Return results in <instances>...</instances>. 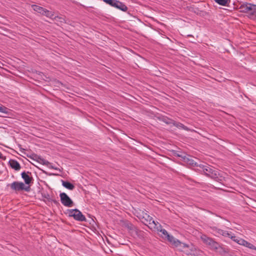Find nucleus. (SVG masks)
Listing matches in <instances>:
<instances>
[{"label": "nucleus", "mask_w": 256, "mask_h": 256, "mask_svg": "<svg viewBox=\"0 0 256 256\" xmlns=\"http://www.w3.org/2000/svg\"><path fill=\"white\" fill-rule=\"evenodd\" d=\"M250 4L246 3V4H242L240 6V11L242 12L247 13L248 10V9L249 8L248 5H250Z\"/></svg>", "instance_id": "obj_17"}, {"label": "nucleus", "mask_w": 256, "mask_h": 256, "mask_svg": "<svg viewBox=\"0 0 256 256\" xmlns=\"http://www.w3.org/2000/svg\"><path fill=\"white\" fill-rule=\"evenodd\" d=\"M126 226L132 236H138V230L133 224L130 223H128Z\"/></svg>", "instance_id": "obj_9"}, {"label": "nucleus", "mask_w": 256, "mask_h": 256, "mask_svg": "<svg viewBox=\"0 0 256 256\" xmlns=\"http://www.w3.org/2000/svg\"><path fill=\"white\" fill-rule=\"evenodd\" d=\"M8 186H10V188L15 192H20L22 190H25L28 192L30 190V187L26 186V184L22 182L15 181Z\"/></svg>", "instance_id": "obj_3"}, {"label": "nucleus", "mask_w": 256, "mask_h": 256, "mask_svg": "<svg viewBox=\"0 0 256 256\" xmlns=\"http://www.w3.org/2000/svg\"><path fill=\"white\" fill-rule=\"evenodd\" d=\"M248 10L247 14L250 18L256 19V5L250 4Z\"/></svg>", "instance_id": "obj_6"}, {"label": "nucleus", "mask_w": 256, "mask_h": 256, "mask_svg": "<svg viewBox=\"0 0 256 256\" xmlns=\"http://www.w3.org/2000/svg\"><path fill=\"white\" fill-rule=\"evenodd\" d=\"M3 116V117H6V116H5V115H4V116Z\"/></svg>", "instance_id": "obj_32"}, {"label": "nucleus", "mask_w": 256, "mask_h": 256, "mask_svg": "<svg viewBox=\"0 0 256 256\" xmlns=\"http://www.w3.org/2000/svg\"><path fill=\"white\" fill-rule=\"evenodd\" d=\"M166 238L170 242H171L174 239V238L173 236L169 234Z\"/></svg>", "instance_id": "obj_28"}, {"label": "nucleus", "mask_w": 256, "mask_h": 256, "mask_svg": "<svg viewBox=\"0 0 256 256\" xmlns=\"http://www.w3.org/2000/svg\"><path fill=\"white\" fill-rule=\"evenodd\" d=\"M231 239L240 245H242L243 246L244 245V242H245L246 240L242 238H236L235 236H232Z\"/></svg>", "instance_id": "obj_13"}, {"label": "nucleus", "mask_w": 256, "mask_h": 256, "mask_svg": "<svg viewBox=\"0 0 256 256\" xmlns=\"http://www.w3.org/2000/svg\"><path fill=\"white\" fill-rule=\"evenodd\" d=\"M188 162H189V164H191V165H192V166L194 165V164L192 160H188Z\"/></svg>", "instance_id": "obj_31"}, {"label": "nucleus", "mask_w": 256, "mask_h": 256, "mask_svg": "<svg viewBox=\"0 0 256 256\" xmlns=\"http://www.w3.org/2000/svg\"><path fill=\"white\" fill-rule=\"evenodd\" d=\"M104 2L106 4H110V6H112L114 0H104Z\"/></svg>", "instance_id": "obj_27"}, {"label": "nucleus", "mask_w": 256, "mask_h": 256, "mask_svg": "<svg viewBox=\"0 0 256 256\" xmlns=\"http://www.w3.org/2000/svg\"><path fill=\"white\" fill-rule=\"evenodd\" d=\"M62 184L64 187L70 190H72L74 188V186L68 182L62 180Z\"/></svg>", "instance_id": "obj_16"}, {"label": "nucleus", "mask_w": 256, "mask_h": 256, "mask_svg": "<svg viewBox=\"0 0 256 256\" xmlns=\"http://www.w3.org/2000/svg\"><path fill=\"white\" fill-rule=\"evenodd\" d=\"M176 126L178 128H183L185 130H188V128L184 126L183 124H180V123H177L176 124Z\"/></svg>", "instance_id": "obj_25"}, {"label": "nucleus", "mask_w": 256, "mask_h": 256, "mask_svg": "<svg viewBox=\"0 0 256 256\" xmlns=\"http://www.w3.org/2000/svg\"><path fill=\"white\" fill-rule=\"evenodd\" d=\"M204 173L212 178H217L218 175V172L215 168L208 165L200 166Z\"/></svg>", "instance_id": "obj_2"}, {"label": "nucleus", "mask_w": 256, "mask_h": 256, "mask_svg": "<svg viewBox=\"0 0 256 256\" xmlns=\"http://www.w3.org/2000/svg\"><path fill=\"white\" fill-rule=\"evenodd\" d=\"M60 196L62 203L64 206L68 207L72 206L73 202L66 193H61L60 195Z\"/></svg>", "instance_id": "obj_5"}, {"label": "nucleus", "mask_w": 256, "mask_h": 256, "mask_svg": "<svg viewBox=\"0 0 256 256\" xmlns=\"http://www.w3.org/2000/svg\"><path fill=\"white\" fill-rule=\"evenodd\" d=\"M210 228L212 230L214 235L216 236H218L220 235H222V233L223 230L214 226H210Z\"/></svg>", "instance_id": "obj_14"}, {"label": "nucleus", "mask_w": 256, "mask_h": 256, "mask_svg": "<svg viewBox=\"0 0 256 256\" xmlns=\"http://www.w3.org/2000/svg\"><path fill=\"white\" fill-rule=\"evenodd\" d=\"M40 160L41 162L44 165H48V162L47 160L44 159L40 158Z\"/></svg>", "instance_id": "obj_29"}, {"label": "nucleus", "mask_w": 256, "mask_h": 256, "mask_svg": "<svg viewBox=\"0 0 256 256\" xmlns=\"http://www.w3.org/2000/svg\"><path fill=\"white\" fill-rule=\"evenodd\" d=\"M112 6L116 8L123 12H126L128 10V8L124 4L117 0H114Z\"/></svg>", "instance_id": "obj_8"}, {"label": "nucleus", "mask_w": 256, "mask_h": 256, "mask_svg": "<svg viewBox=\"0 0 256 256\" xmlns=\"http://www.w3.org/2000/svg\"><path fill=\"white\" fill-rule=\"evenodd\" d=\"M176 247L178 248L180 250L182 251L184 250L186 248H188L189 246L188 245L184 243H182L180 241V244H178V246Z\"/></svg>", "instance_id": "obj_20"}, {"label": "nucleus", "mask_w": 256, "mask_h": 256, "mask_svg": "<svg viewBox=\"0 0 256 256\" xmlns=\"http://www.w3.org/2000/svg\"><path fill=\"white\" fill-rule=\"evenodd\" d=\"M170 243L176 247L178 246V244H180V240L174 238V239Z\"/></svg>", "instance_id": "obj_26"}, {"label": "nucleus", "mask_w": 256, "mask_h": 256, "mask_svg": "<svg viewBox=\"0 0 256 256\" xmlns=\"http://www.w3.org/2000/svg\"><path fill=\"white\" fill-rule=\"evenodd\" d=\"M200 238L209 248L211 250L216 252L220 254H224L228 252L227 249L224 248L222 245L214 240L212 238L207 236L205 234H202Z\"/></svg>", "instance_id": "obj_1"}, {"label": "nucleus", "mask_w": 256, "mask_h": 256, "mask_svg": "<svg viewBox=\"0 0 256 256\" xmlns=\"http://www.w3.org/2000/svg\"><path fill=\"white\" fill-rule=\"evenodd\" d=\"M244 246L249 248L250 249L256 250V247L252 244L246 240Z\"/></svg>", "instance_id": "obj_22"}, {"label": "nucleus", "mask_w": 256, "mask_h": 256, "mask_svg": "<svg viewBox=\"0 0 256 256\" xmlns=\"http://www.w3.org/2000/svg\"><path fill=\"white\" fill-rule=\"evenodd\" d=\"M144 218H146V220H147V222H148L149 226L151 228H156V227L157 226L158 222H156L151 216L147 215L146 214V216Z\"/></svg>", "instance_id": "obj_12"}, {"label": "nucleus", "mask_w": 256, "mask_h": 256, "mask_svg": "<svg viewBox=\"0 0 256 256\" xmlns=\"http://www.w3.org/2000/svg\"><path fill=\"white\" fill-rule=\"evenodd\" d=\"M21 176L26 184H30L32 182L33 179L30 172H24L21 174Z\"/></svg>", "instance_id": "obj_7"}, {"label": "nucleus", "mask_w": 256, "mask_h": 256, "mask_svg": "<svg viewBox=\"0 0 256 256\" xmlns=\"http://www.w3.org/2000/svg\"><path fill=\"white\" fill-rule=\"evenodd\" d=\"M8 163L10 167L16 171L19 170L21 168L20 165L16 160H10Z\"/></svg>", "instance_id": "obj_11"}, {"label": "nucleus", "mask_w": 256, "mask_h": 256, "mask_svg": "<svg viewBox=\"0 0 256 256\" xmlns=\"http://www.w3.org/2000/svg\"><path fill=\"white\" fill-rule=\"evenodd\" d=\"M43 15H45L48 17H49L50 18H52L54 16V14L51 12H50L48 10H44V12L42 14Z\"/></svg>", "instance_id": "obj_24"}, {"label": "nucleus", "mask_w": 256, "mask_h": 256, "mask_svg": "<svg viewBox=\"0 0 256 256\" xmlns=\"http://www.w3.org/2000/svg\"><path fill=\"white\" fill-rule=\"evenodd\" d=\"M68 214L69 216L73 217L76 220L80 222L86 220L85 216L78 209L68 210Z\"/></svg>", "instance_id": "obj_4"}, {"label": "nucleus", "mask_w": 256, "mask_h": 256, "mask_svg": "<svg viewBox=\"0 0 256 256\" xmlns=\"http://www.w3.org/2000/svg\"><path fill=\"white\" fill-rule=\"evenodd\" d=\"M154 229H156L158 232H161V236L163 238H166L169 235V234L166 230L162 228L161 225L158 222H157V226L156 227V228H154Z\"/></svg>", "instance_id": "obj_10"}, {"label": "nucleus", "mask_w": 256, "mask_h": 256, "mask_svg": "<svg viewBox=\"0 0 256 256\" xmlns=\"http://www.w3.org/2000/svg\"><path fill=\"white\" fill-rule=\"evenodd\" d=\"M222 236L225 237L228 236V238H230L232 236H234L232 235L231 232H229L228 231H224V230H222Z\"/></svg>", "instance_id": "obj_23"}, {"label": "nucleus", "mask_w": 256, "mask_h": 256, "mask_svg": "<svg viewBox=\"0 0 256 256\" xmlns=\"http://www.w3.org/2000/svg\"><path fill=\"white\" fill-rule=\"evenodd\" d=\"M33 10L38 13L42 14L44 12V8L38 6L33 5L32 6Z\"/></svg>", "instance_id": "obj_18"}, {"label": "nucleus", "mask_w": 256, "mask_h": 256, "mask_svg": "<svg viewBox=\"0 0 256 256\" xmlns=\"http://www.w3.org/2000/svg\"><path fill=\"white\" fill-rule=\"evenodd\" d=\"M0 112L5 115L9 116L10 114V110L2 105H0Z\"/></svg>", "instance_id": "obj_15"}, {"label": "nucleus", "mask_w": 256, "mask_h": 256, "mask_svg": "<svg viewBox=\"0 0 256 256\" xmlns=\"http://www.w3.org/2000/svg\"><path fill=\"white\" fill-rule=\"evenodd\" d=\"M0 159H2L4 160H6V156H3L0 152Z\"/></svg>", "instance_id": "obj_30"}, {"label": "nucleus", "mask_w": 256, "mask_h": 256, "mask_svg": "<svg viewBox=\"0 0 256 256\" xmlns=\"http://www.w3.org/2000/svg\"><path fill=\"white\" fill-rule=\"evenodd\" d=\"M244 246L249 248L250 249L256 250V247L252 244L246 240Z\"/></svg>", "instance_id": "obj_21"}, {"label": "nucleus", "mask_w": 256, "mask_h": 256, "mask_svg": "<svg viewBox=\"0 0 256 256\" xmlns=\"http://www.w3.org/2000/svg\"><path fill=\"white\" fill-rule=\"evenodd\" d=\"M214 0L218 4L223 6H227L230 2V0Z\"/></svg>", "instance_id": "obj_19"}]
</instances>
